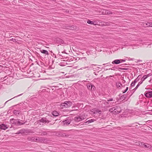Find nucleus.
Listing matches in <instances>:
<instances>
[{
	"label": "nucleus",
	"mask_w": 152,
	"mask_h": 152,
	"mask_svg": "<svg viewBox=\"0 0 152 152\" xmlns=\"http://www.w3.org/2000/svg\"><path fill=\"white\" fill-rule=\"evenodd\" d=\"M51 42L55 44H59L60 45L61 44L65 45L67 44L61 39H54L52 40Z\"/></svg>",
	"instance_id": "1"
},
{
	"label": "nucleus",
	"mask_w": 152,
	"mask_h": 152,
	"mask_svg": "<svg viewBox=\"0 0 152 152\" xmlns=\"http://www.w3.org/2000/svg\"><path fill=\"white\" fill-rule=\"evenodd\" d=\"M110 111L113 113L116 114L120 113L121 109L119 107L115 106L111 108L110 110Z\"/></svg>",
	"instance_id": "2"
},
{
	"label": "nucleus",
	"mask_w": 152,
	"mask_h": 152,
	"mask_svg": "<svg viewBox=\"0 0 152 152\" xmlns=\"http://www.w3.org/2000/svg\"><path fill=\"white\" fill-rule=\"evenodd\" d=\"M90 114L93 116L95 115L96 114L98 113L101 114L102 113V111L100 110L97 109L96 108H94L91 110Z\"/></svg>",
	"instance_id": "3"
},
{
	"label": "nucleus",
	"mask_w": 152,
	"mask_h": 152,
	"mask_svg": "<svg viewBox=\"0 0 152 152\" xmlns=\"http://www.w3.org/2000/svg\"><path fill=\"white\" fill-rule=\"evenodd\" d=\"M56 135L58 137H68L69 135L64 133L61 131H58L56 133Z\"/></svg>",
	"instance_id": "4"
},
{
	"label": "nucleus",
	"mask_w": 152,
	"mask_h": 152,
	"mask_svg": "<svg viewBox=\"0 0 152 152\" xmlns=\"http://www.w3.org/2000/svg\"><path fill=\"white\" fill-rule=\"evenodd\" d=\"M31 131L29 129H21L18 131V132L16 133L17 134H26L28 133H30Z\"/></svg>",
	"instance_id": "5"
},
{
	"label": "nucleus",
	"mask_w": 152,
	"mask_h": 152,
	"mask_svg": "<svg viewBox=\"0 0 152 152\" xmlns=\"http://www.w3.org/2000/svg\"><path fill=\"white\" fill-rule=\"evenodd\" d=\"M71 121V118L69 117L66 118V120L62 122L64 125H67L69 124Z\"/></svg>",
	"instance_id": "6"
},
{
	"label": "nucleus",
	"mask_w": 152,
	"mask_h": 152,
	"mask_svg": "<svg viewBox=\"0 0 152 152\" xmlns=\"http://www.w3.org/2000/svg\"><path fill=\"white\" fill-rule=\"evenodd\" d=\"M39 142L44 143H47L48 140L46 138L39 137Z\"/></svg>",
	"instance_id": "7"
},
{
	"label": "nucleus",
	"mask_w": 152,
	"mask_h": 152,
	"mask_svg": "<svg viewBox=\"0 0 152 152\" xmlns=\"http://www.w3.org/2000/svg\"><path fill=\"white\" fill-rule=\"evenodd\" d=\"M45 118L47 121V123H48L51 121V120L53 119V117L52 116V115H48Z\"/></svg>",
	"instance_id": "8"
},
{
	"label": "nucleus",
	"mask_w": 152,
	"mask_h": 152,
	"mask_svg": "<svg viewBox=\"0 0 152 152\" xmlns=\"http://www.w3.org/2000/svg\"><path fill=\"white\" fill-rule=\"evenodd\" d=\"M146 97L148 98H151L152 97V91H148L145 94Z\"/></svg>",
	"instance_id": "9"
},
{
	"label": "nucleus",
	"mask_w": 152,
	"mask_h": 152,
	"mask_svg": "<svg viewBox=\"0 0 152 152\" xmlns=\"http://www.w3.org/2000/svg\"><path fill=\"white\" fill-rule=\"evenodd\" d=\"M7 126V125H5L4 124H2L0 125V129L4 130H5L8 128Z\"/></svg>",
	"instance_id": "10"
},
{
	"label": "nucleus",
	"mask_w": 152,
	"mask_h": 152,
	"mask_svg": "<svg viewBox=\"0 0 152 152\" xmlns=\"http://www.w3.org/2000/svg\"><path fill=\"white\" fill-rule=\"evenodd\" d=\"M17 120L12 118L10 120V123L12 124L17 125Z\"/></svg>",
	"instance_id": "11"
},
{
	"label": "nucleus",
	"mask_w": 152,
	"mask_h": 152,
	"mask_svg": "<svg viewBox=\"0 0 152 152\" xmlns=\"http://www.w3.org/2000/svg\"><path fill=\"white\" fill-rule=\"evenodd\" d=\"M64 103H65L66 107H70L72 104V102L70 101H65Z\"/></svg>",
	"instance_id": "12"
},
{
	"label": "nucleus",
	"mask_w": 152,
	"mask_h": 152,
	"mask_svg": "<svg viewBox=\"0 0 152 152\" xmlns=\"http://www.w3.org/2000/svg\"><path fill=\"white\" fill-rule=\"evenodd\" d=\"M37 121L38 123L42 122L45 123H47V121L45 117L42 118L41 119L38 120Z\"/></svg>",
	"instance_id": "13"
},
{
	"label": "nucleus",
	"mask_w": 152,
	"mask_h": 152,
	"mask_svg": "<svg viewBox=\"0 0 152 152\" xmlns=\"http://www.w3.org/2000/svg\"><path fill=\"white\" fill-rule=\"evenodd\" d=\"M67 28L70 30H75L76 29L77 27L74 25H68L67 26Z\"/></svg>",
	"instance_id": "14"
},
{
	"label": "nucleus",
	"mask_w": 152,
	"mask_h": 152,
	"mask_svg": "<svg viewBox=\"0 0 152 152\" xmlns=\"http://www.w3.org/2000/svg\"><path fill=\"white\" fill-rule=\"evenodd\" d=\"M87 23H88L91 25H96V22L91 21L89 19L87 20Z\"/></svg>",
	"instance_id": "15"
},
{
	"label": "nucleus",
	"mask_w": 152,
	"mask_h": 152,
	"mask_svg": "<svg viewBox=\"0 0 152 152\" xmlns=\"http://www.w3.org/2000/svg\"><path fill=\"white\" fill-rule=\"evenodd\" d=\"M120 63V61L119 59L115 60L112 62V64H117Z\"/></svg>",
	"instance_id": "16"
},
{
	"label": "nucleus",
	"mask_w": 152,
	"mask_h": 152,
	"mask_svg": "<svg viewBox=\"0 0 152 152\" xmlns=\"http://www.w3.org/2000/svg\"><path fill=\"white\" fill-rule=\"evenodd\" d=\"M34 137H28L27 138V140L29 141L34 142Z\"/></svg>",
	"instance_id": "17"
},
{
	"label": "nucleus",
	"mask_w": 152,
	"mask_h": 152,
	"mask_svg": "<svg viewBox=\"0 0 152 152\" xmlns=\"http://www.w3.org/2000/svg\"><path fill=\"white\" fill-rule=\"evenodd\" d=\"M52 115L54 116H57L59 115V113L56 111H54L52 112Z\"/></svg>",
	"instance_id": "18"
},
{
	"label": "nucleus",
	"mask_w": 152,
	"mask_h": 152,
	"mask_svg": "<svg viewBox=\"0 0 152 152\" xmlns=\"http://www.w3.org/2000/svg\"><path fill=\"white\" fill-rule=\"evenodd\" d=\"M40 52L41 53L45 54L46 55H49L48 52L46 50H40Z\"/></svg>",
	"instance_id": "19"
},
{
	"label": "nucleus",
	"mask_w": 152,
	"mask_h": 152,
	"mask_svg": "<svg viewBox=\"0 0 152 152\" xmlns=\"http://www.w3.org/2000/svg\"><path fill=\"white\" fill-rule=\"evenodd\" d=\"M82 120V119L80 117H75V121L76 122H79L80 121Z\"/></svg>",
	"instance_id": "20"
},
{
	"label": "nucleus",
	"mask_w": 152,
	"mask_h": 152,
	"mask_svg": "<svg viewBox=\"0 0 152 152\" xmlns=\"http://www.w3.org/2000/svg\"><path fill=\"white\" fill-rule=\"evenodd\" d=\"M149 76L148 75H145L143 76L142 77L141 79V81H143L144 80H145Z\"/></svg>",
	"instance_id": "21"
},
{
	"label": "nucleus",
	"mask_w": 152,
	"mask_h": 152,
	"mask_svg": "<svg viewBox=\"0 0 152 152\" xmlns=\"http://www.w3.org/2000/svg\"><path fill=\"white\" fill-rule=\"evenodd\" d=\"M127 95L124 94L120 98L121 99H123V100H125V99L127 98Z\"/></svg>",
	"instance_id": "22"
},
{
	"label": "nucleus",
	"mask_w": 152,
	"mask_h": 152,
	"mask_svg": "<svg viewBox=\"0 0 152 152\" xmlns=\"http://www.w3.org/2000/svg\"><path fill=\"white\" fill-rule=\"evenodd\" d=\"M20 112V111L17 110H15L13 112L14 114L16 115L19 114Z\"/></svg>",
	"instance_id": "23"
},
{
	"label": "nucleus",
	"mask_w": 152,
	"mask_h": 152,
	"mask_svg": "<svg viewBox=\"0 0 152 152\" xmlns=\"http://www.w3.org/2000/svg\"><path fill=\"white\" fill-rule=\"evenodd\" d=\"M96 120L94 119H91L89 120H88L86 122V123H87L88 124L90 123H91L94 122Z\"/></svg>",
	"instance_id": "24"
},
{
	"label": "nucleus",
	"mask_w": 152,
	"mask_h": 152,
	"mask_svg": "<svg viewBox=\"0 0 152 152\" xmlns=\"http://www.w3.org/2000/svg\"><path fill=\"white\" fill-rule=\"evenodd\" d=\"M116 86L118 88H121V86H122V84L120 82H118L116 83Z\"/></svg>",
	"instance_id": "25"
},
{
	"label": "nucleus",
	"mask_w": 152,
	"mask_h": 152,
	"mask_svg": "<svg viewBox=\"0 0 152 152\" xmlns=\"http://www.w3.org/2000/svg\"><path fill=\"white\" fill-rule=\"evenodd\" d=\"M48 132H49L43 131L41 133V135L42 136L46 135L48 134Z\"/></svg>",
	"instance_id": "26"
},
{
	"label": "nucleus",
	"mask_w": 152,
	"mask_h": 152,
	"mask_svg": "<svg viewBox=\"0 0 152 152\" xmlns=\"http://www.w3.org/2000/svg\"><path fill=\"white\" fill-rule=\"evenodd\" d=\"M9 41L10 42H12V41L16 42H17L18 39H11L9 40Z\"/></svg>",
	"instance_id": "27"
},
{
	"label": "nucleus",
	"mask_w": 152,
	"mask_h": 152,
	"mask_svg": "<svg viewBox=\"0 0 152 152\" xmlns=\"http://www.w3.org/2000/svg\"><path fill=\"white\" fill-rule=\"evenodd\" d=\"M61 107L62 109L66 108V105L65 104V103H64V102L61 104Z\"/></svg>",
	"instance_id": "28"
},
{
	"label": "nucleus",
	"mask_w": 152,
	"mask_h": 152,
	"mask_svg": "<svg viewBox=\"0 0 152 152\" xmlns=\"http://www.w3.org/2000/svg\"><path fill=\"white\" fill-rule=\"evenodd\" d=\"M102 104H104L105 105H107L108 104V102H106L104 100H103L100 102Z\"/></svg>",
	"instance_id": "29"
},
{
	"label": "nucleus",
	"mask_w": 152,
	"mask_h": 152,
	"mask_svg": "<svg viewBox=\"0 0 152 152\" xmlns=\"http://www.w3.org/2000/svg\"><path fill=\"white\" fill-rule=\"evenodd\" d=\"M17 125H23L25 123H22L20 121H19V119H17Z\"/></svg>",
	"instance_id": "30"
},
{
	"label": "nucleus",
	"mask_w": 152,
	"mask_h": 152,
	"mask_svg": "<svg viewBox=\"0 0 152 152\" xmlns=\"http://www.w3.org/2000/svg\"><path fill=\"white\" fill-rule=\"evenodd\" d=\"M39 137H34V142H39Z\"/></svg>",
	"instance_id": "31"
},
{
	"label": "nucleus",
	"mask_w": 152,
	"mask_h": 152,
	"mask_svg": "<svg viewBox=\"0 0 152 152\" xmlns=\"http://www.w3.org/2000/svg\"><path fill=\"white\" fill-rule=\"evenodd\" d=\"M142 145H143V146H142V147H145L146 148H150L151 147V145L148 144V145H144V144H143Z\"/></svg>",
	"instance_id": "32"
},
{
	"label": "nucleus",
	"mask_w": 152,
	"mask_h": 152,
	"mask_svg": "<svg viewBox=\"0 0 152 152\" xmlns=\"http://www.w3.org/2000/svg\"><path fill=\"white\" fill-rule=\"evenodd\" d=\"M11 78V77H9V78H8L7 76H5V77H4L3 78H3H1V79H2V80H3V79H4V80H6L7 79H8L9 80H10V78Z\"/></svg>",
	"instance_id": "33"
},
{
	"label": "nucleus",
	"mask_w": 152,
	"mask_h": 152,
	"mask_svg": "<svg viewBox=\"0 0 152 152\" xmlns=\"http://www.w3.org/2000/svg\"><path fill=\"white\" fill-rule=\"evenodd\" d=\"M95 89V86L93 85H92L91 86V90H94Z\"/></svg>",
	"instance_id": "34"
},
{
	"label": "nucleus",
	"mask_w": 152,
	"mask_h": 152,
	"mask_svg": "<svg viewBox=\"0 0 152 152\" xmlns=\"http://www.w3.org/2000/svg\"><path fill=\"white\" fill-rule=\"evenodd\" d=\"M135 83L134 82H133L131 84V86L129 88V89H132L131 87H132L134 86L135 85Z\"/></svg>",
	"instance_id": "35"
},
{
	"label": "nucleus",
	"mask_w": 152,
	"mask_h": 152,
	"mask_svg": "<svg viewBox=\"0 0 152 152\" xmlns=\"http://www.w3.org/2000/svg\"><path fill=\"white\" fill-rule=\"evenodd\" d=\"M113 69H111V70H115V69H120V67H113Z\"/></svg>",
	"instance_id": "36"
},
{
	"label": "nucleus",
	"mask_w": 152,
	"mask_h": 152,
	"mask_svg": "<svg viewBox=\"0 0 152 152\" xmlns=\"http://www.w3.org/2000/svg\"><path fill=\"white\" fill-rule=\"evenodd\" d=\"M137 43H142L143 44L144 43H145V42H142V40L140 39L138 40H137Z\"/></svg>",
	"instance_id": "37"
},
{
	"label": "nucleus",
	"mask_w": 152,
	"mask_h": 152,
	"mask_svg": "<svg viewBox=\"0 0 152 152\" xmlns=\"http://www.w3.org/2000/svg\"><path fill=\"white\" fill-rule=\"evenodd\" d=\"M141 77L142 75H140L138 76L136 78L139 81L140 79L141 78Z\"/></svg>",
	"instance_id": "38"
},
{
	"label": "nucleus",
	"mask_w": 152,
	"mask_h": 152,
	"mask_svg": "<svg viewBox=\"0 0 152 152\" xmlns=\"http://www.w3.org/2000/svg\"><path fill=\"white\" fill-rule=\"evenodd\" d=\"M107 101L108 102H110V101H113L114 102H113V103H114L115 102V100H113V98H111L110 99H108L107 100Z\"/></svg>",
	"instance_id": "39"
},
{
	"label": "nucleus",
	"mask_w": 152,
	"mask_h": 152,
	"mask_svg": "<svg viewBox=\"0 0 152 152\" xmlns=\"http://www.w3.org/2000/svg\"><path fill=\"white\" fill-rule=\"evenodd\" d=\"M148 24H149V25L147 27H152V22H149Z\"/></svg>",
	"instance_id": "40"
},
{
	"label": "nucleus",
	"mask_w": 152,
	"mask_h": 152,
	"mask_svg": "<svg viewBox=\"0 0 152 152\" xmlns=\"http://www.w3.org/2000/svg\"><path fill=\"white\" fill-rule=\"evenodd\" d=\"M91 85H92L91 84H89V85H87V88L89 90H91Z\"/></svg>",
	"instance_id": "41"
},
{
	"label": "nucleus",
	"mask_w": 152,
	"mask_h": 152,
	"mask_svg": "<svg viewBox=\"0 0 152 152\" xmlns=\"http://www.w3.org/2000/svg\"><path fill=\"white\" fill-rule=\"evenodd\" d=\"M128 89V87H127L126 88V89L124 91H123V93H125V92H126L127 91Z\"/></svg>",
	"instance_id": "42"
},
{
	"label": "nucleus",
	"mask_w": 152,
	"mask_h": 152,
	"mask_svg": "<svg viewBox=\"0 0 152 152\" xmlns=\"http://www.w3.org/2000/svg\"><path fill=\"white\" fill-rule=\"evenodd\" d=\"M85 68H87V69L88 70H91V69L92 68V67H91L88 66L86 67Z\"/></svg>",
	"instance_id": "43"
},
{
	"label": "nucleus",
	"mask_w": 152,
	"mask_h": 152,
	"mask_svg": "<svg viewBox=\"0 0 152 152\" xmlns=\"http://www.w3.org/2000/svg\"><path fill=\"white\" fill-rule=\"evenodd\" d=\"M143 144H144V143H142V142H139V145H140L142 147V145H143Z\"/></svg>",
	"instance_id": "44"
},
{
	"label": "nucleus",
	"mask_w": 152,
	"mask_h": 152,
	"mask_svg": "<svg viewBox=\"0 0 152 152\" xmlns=\"http://www.w3.org/2000/svg\"><path fill=\"white\" fill-rule=\"evenodd\" d=\"M107 14H113V13L112 12L110 11H108L107 12Z\"/></svg>",
	"instance_id": "45"
},
{
	"label": "nucleus",
	"mask_w": 152,
	"mask_h": 152,
	"mask_svg": "<svg viewBox=\"0 0 152 152\" xmlns=\"http://www.w3.org/2000/svg\"><path fill=\"white\" fill-rule=\"evenodd\" d=\"M143 82V81H141V80L139 82L137 85H139V86L140 84H141Z\"/></svg>",
	"instance_id": "46"
},
{
	"label": "nucleus",
	"mask_w": 152,
	"mask_h": 152,
	"mask_svg": "<svg viewBox=\"0 0 152 152\" xmlns=\"http://www.w3.org/2000/svg\"><path fill=\"white\" fill-rule=\"evenodd\" d=\"M120 61V63L125 61V60L124 59H119Z\"/></svg>",
	"instance_id": "47"
},
{
	"label": "nucleus",
	"mask_w": 152,
	"mask_h": 152,
	"mask_svg": "<svg viewBox=\"0 0 152 152\" xmlns=\"http://www.w3.org/2000/svg\"><path fill=\"white\" fill-rule=\"evenodd\" d=\"M139 85H137L136 86V87L133 90H134V91H135L137 89V88H138V87H139Z\"/></svg>",
	"instance_id": "48"
},
{
	"label": "nucleus",
	"mask_w": 152,
	"mask_h": 152,
	"mask_svg": "<svg viewBox=\"0 0 152 152\" xmlns=\"http://www.w3.org/2000/svg\"><path fill=\"white\" fill-rule=\"evenodd\" d=\"M100 68L99 67H96V68H94V70H98Z\"/></svg>",
	"instance_id": "49"
},
{
	"label": "nucleus",
	"mask_w": 152,
	"mask_h": 152,
	"mask_svg": "<svg viewBox=\"0 0 152 152\" xmlns=\"http://www.w3.org/2000/svg\"><path fill=\"white\" fill-rule=\"evenodd\" d=\"M138 81L137 79V78H136L134 80V81H133V82H134L135 83L136 82H137V81Z\"/></svg>",
	"instance_id": "50"
},
{
	"label": "nucleus",
	"mask_w": 152,
	"mask_h": 152,
	"mask_svg": "<svg viewBox=\"0 0 152 152\" xmlns=\"http://www.w3.org/2000/svg\"><path fill=\"white\" fill-rule=\"evenodd\" d=\"M120 69L121 70H127L128 69V68H120Z\"/></svg>",
	"instance_id": "51"
},
{
	"label": "nucleus",
	"mask_w": 152,
	"mask_h": 152,
	"mask_svg": "<svg viewBox=\"0 0 152 152\" xmlns=\"http://www.w3.org/2000/svg\"><path fill=\"white\" fill-rule=\"evenodd\" d=\"M58 55H59V58H61V57H62V55H61V54H59V53L58 54Z\"/></svg>",
	"instance_id": "52"
},
{
	"label": "nucleus",
	"mask_w": 152,
	"mask_h": 152,
	"mask_svg": "<svg viewBox=\"0 0 152 152\" xmlns=\"http://www.w3.org/2000/svg\"><path fill=\"white\" fill-rule=\"evenodd\" d=\"M149 23V22H147V23H145V25L147 26V27L149 25V24H148V23Z\"/></svg>",
	"instance_id": "53"
},
{
	"label": "nucleus",
	"mask_w": 152,
	"mask_h": 152,
	"mask_svg": "<svg viewBox=\"0 0 152 152\" xmlns=\"http://www.w3.org/2000/svg\"><path fill=\"white\" fill-rule=\"evenodd\" d=\"M92 67V68L91 69V70L93 69L94 71H95V70H94V68L93 67V66H90Z\"/></svg>",
	"instance_id": "54"
},
{
	"label": "nucleus",
	"mask_w": 152,
	"mask_h": 152,
	"mask_svg": "<svg viewBox=\"0 0 152 152\" xmlns=\"http://www.w3.org/2000/svg\"><path fill=\"white\" fill-rule=\"evenodd\" d=\"M62 57L63 58H65V56L64 55H62Z\"/></svg>",
	"instance_id": "55"
},
{
	"label": "nucleus",
	"mask_w": 152,
	"mask_h": 152,
	"mask_svg": "<svg viewBox=\"0 0 152 152\" xmlns=\"http://www.w3.org/2000/svg\"><path fill=\"white\" fill-rule=\"evenodd\" d=\"M134 59L133 58H131V59H130V60L133 61V60H134Z\"/></svg>",
	"instance_id": "56"
},
{
	"label": "nucleus",
	"mask_w": 152,
	"mask_h": 152,
	"mask_svg": "<svg viewBox=\"0 0 152 152\" xmlns=\"http://www.w3.org/2000/svg\"><path fill=\"white\" fill-rule=\"evenodd\" d=\"M82 59H85V60H86V57H84V58H82Z\"/></svg>",
	"instance_id": "57"
},
{
	"label": "nucleus",
	"mask_w": 152,
	"mask_h": 152,
	"mask_svg": "<svg viewBox=\"0 0 152 152\" xmlns=\"http://www.w3.org/2000/svg\"><path fill=\"white\" fill-rule=\"evenodd\" d=\"M94 73L95 74V75H97V74H96L95 73V72H94Z\"/></svg>",
	"instance_id": "58"
},
{
	"label": "nucleus",
	"mask_w": 152,
	"mask_h": 152,
	"mask_svg": "<svg viewBox=\"0 0 152 152\" xmlns=\"http://www.w3.org/2000/svg\"><path fill=\"white\" fill-rule=\"evenodd\" d=\"M132 95V94H131L129 96V98Z\"/></svg>",
	"instance_id": "59"
},
{
	"label": "nucleus",
	"mask_w": 152,
	"mask_h": 152,
	"mask_svg": "<svg viewBox=\"0 0 152 152\" xmlns=\"http://www.w3.org/2000/svg\"><path fill=\"white\" fill-rule=\"evenodd\" d=\"M22 94H20V95H18L17 96H20V95H22Z\"/></svg>",
	"instance_id": "60"
},
{
	"label": "nucleus",
	"mask_w": 152,
	"mask_h": 152,
	"mask_svg": "<svg viewBox=\"0 0 152 152\" xmlns=\"http://www.w3.org/2000/svg\"><path fill=\"white\" fill-rule=\"evenodd\" d=\"M91 65H95V66H96V65H94L93 64H92Z\"/></svg>",
	"instance_id": "61"
},
{
	"label": "nucleus",
	"mask_w": 152,
	"mask_h": 152,
	"mask_svg": "<svg viewBox=\"0 0 152 152\" xmlns=\"http://www.w3.org/2000/svg\"><path fill=\"white\" fill-rule=\"evenodd\" d=\"M105 64H103V65H104Z\"/></svg>",
	"instance_id": "62"
},
{
	"label": "nucleus",
	"mask_w": 152,
	"mask_h": 152,
	"mask_svg": "<svg viewBox=\"0 0 152 152\" xmlns=\"http://www.w3.org/2000/svg\"><path fill=\"white\" fill-rule=\"evenodd\" d=\"M151 81V80H150L149 81V82H150Z\"/></svg>",
	"instance_id": "63"
},
{
	"label": "nucleus",
	"mask_w": 152,
	"mask_h": 152,
	"mask_svg": "<svg viewBox=\"0 0 152 152\" xmlns=\"http://www.w3.org/2000/svg\"><path fill=\"white\" fill-rule=\"evenodd\" d=\"M129 126V127H130L131 126Z\"/></svg>",
	"instance_id": "64"
}]
</instances>
